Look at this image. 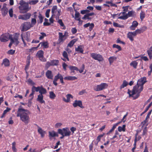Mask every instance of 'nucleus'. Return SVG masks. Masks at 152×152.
<instances>
[{
	"instance_id": "nucleus-12",
	"label": "nucleus",
	"mask_w": 152,
	"mask_h": 152,
	"mask_svg": "<svg viewBox=\"0 0 152 152\" xmlns=\"http://www.w3.org/2000/svg\"><path fill=\"white\" fill-rule=\"evenodd\" d=\"M72 105L75 107L78 106L82 108H84V107L83 105L82 102L80 100H75L73 103Z\"/></svg>"
},
{
	"instance_id": "nucleus-25",
	"label": "nucleus",
	"mask_w": 152,
	"mask_h": 152,
	"mask_svg": "<svg viewBox=\"0 0 152 152\" xmlns=\"http://www.w3.org/2000/svg\"><path fill=\"white\" fill-rule=\"evenodd\" d=\"M38 132L41 135V137H44L46 132L45 131L43 130L42 128L39 127H38Z\"/></svg>"
},
{
	"instance_id": "nucleus-1",
	"label": "nucleus",
	"mask_w": 152,
	"mask_h": 152,
	"mask_svg": "<svg viewBox=\"0 0 152 152\" xmlns=\"http://www.w3.org/2000/svg\"><path fill=\"white\" fill-rule=\"evenodd\" d=\"M146 82L145 77H142L139 79L137 82V84L134 87L132 90H128V93L129 96L132 97L134 99L137 98L143 90V85Z\"/></svg>"
},
{
	"instance_id": "nucleus-30",
	"label": "nucleus",
	"mask_w": 152,
	"mask_h": 152,
	"mask_svg": "<svg viewBox=\"0 0 152 152\" xmlns=\"http://www.w3.org/2000/svg\"><path fill=\"white\" fill-rule=\"evenodd\" d=\"M125 127H126V125H123L122 126H119L118 127V131L119 132H125Z\"/></svg>"
},
{
	"instance_id": "nucleus-51",
	"label": "nucleus",
	"mask_w": 152,
	"mask_h": 152,
	"mask_svg": "<svg viewBox=\"0 0 152 152\" xmlns=\"http://www.w3.org/2000/svg\"><path fill=\"white\" fill-rule=\"evenodd\" d=\"M80 14L79 13L76 11V13L75 14V19L77 20H78L80 19L79 18Z\"/></svg>"
},
{
	"instance_id": "nucleus-50",
	"label": "nucleus",
	"mask_w": 152,
	"mask_h": 152,
	"mask_svg": "<svg viewBox=\"0 0 152 152\" xmlns=\"http://www.w3.org/2000/svg\"><path fill=\"white\" fill-rule=\"evenodd\" d=\"M62 76V75L61 74L59 73H58L55 76L54 80L55 81H57L58 79H60L61 76Z\"/></svg>"
},
{
	"instance_id": "nucleus-16",
	"label": "nucleus",
	"mask_w": 152,
	"mask_h": 152,
	"mask_svg": "<svg viewBox=\"0 0 152 152\" xmlns=\"http://www.w3.org/2000/svg\"><path fill=\"white\" fill-rule=\"evenodd\" d=\"M66 99L65 98L63 97V100L64 102L66 103L70 102H71V99L73 98V96L70 94H68L66 96Z\"/></svg>"
},
{
	"instance_id": "nucleus-47",
	"label": "nucleus",
	"mask_w": 152,
	"mask_h": 152,
	"mask_svg": "<svg viewBox=\"0 0 152 152\" xmlns=\"http://www.w3.org/2000/svg\"><path fill=\"white\" fill-rule=\"evenodd\" d=\"M39 20H38V22L40 23H42L43 22V17L41 14H39L38 16Z\"/></svg>"
},
{
	"instance_id": "nucleus-22",
	"label": "nucleus",
	"mask_w": 152,
	"mask_h": 152,
	"mask_svg": "<svg viewBox=\"0 0 152 152\" xmlns=\"http://www.w3.org/2000/svg\"><path fill=\"white\" fill-rule=\"evenodd\" d=\"M138 24V23L136 21H134L132 23V25L129 27L130 29L132 30H135Z\"/></svg>"
},
{
	"instance_id": "nucleus-21",
	"label": "nucleus",
	"mask_w": 152,
	"mask_h": 152,
	"mask_svg": "<svg viewBox=\"0 0 152 152\" xmlns=\"http://www.w3.org/2000/svg\"><path fill=\"white\" fill-rule=\"evenodd\" d=\"M59 34V39L58 41L60 43L63 42L65 39L66 38L63 34L61 32L58 33Z\"/></svg>"
},
{
	"instance_id": "nucleus-28",
	"label": "nucleus",
	"mask_w": 152,
	"mask_h": 152,
	"mask_svg": "<svg viewBox=\"0 0 152 152\" xmlns=\"http://www.w3.org/2000/svg\"><path fill=\"white\" fill-rule=\"evenodd\" d=\"M65 80H73L77 79V77L75 76H69L65 77L64 78Z\"/></svg>"
},
{
	"instance_id": "nucleus-37",
	"label": "nucleus",
	"mask_w": 152,
	"mask_h": 152,
	"mask_svg": "<svg viewBox=\"0 0 152 152\" xmlns=\"http://www.w3.org/2000/svg\"><path fill=\"white\" fill-rule=\"evenodd\" d=\"M9 14L10 17H12L14 16L15 18H16V16L13 13V10L12 8H11L9 10Z\"/></svg>"
},
{
	"instance_id": "nucleus-15",
	"label": "nucleus",
	"mask_w": 152,
	"mask_h": 152,
	"mask_svg": "<svg viewBox=\"0 0 152 152\" xmlns=\"http://www.w3.org/2000/svg\"><path fill=\"white\" fill-rule=\"evenodd\" d=\"M21 37L22 39V37L24 39H26L27 42H29L30 41V34L29 33L27 32L25 34H21Z\"/></svg>"
},
{
	"instance_id": "nucleus-33",
	"label": "nucleus",
	"mask_w": 152,
	"mask_h": 152,
	"mask_svg": "<svg viewBox=\"0 0 152 152\" xmlns=\"http://www.w3.org/2000/svg\"><path fill=\"white\" fill-rule=\"evenodd\" d=\"M11 109L9 107H7L6 109L4 110L2 115L1 116V118H3L5 117L6 114L11 110Z\"/></svg>"
},
{
	"instance_id": "nucleus-18",
	"label": "nucleus",
	"mask_w": 152,
	"mask_h": 152,
	"mask_svg": "<svg viewBox=\"0 0 152 152\" xmlns=\"http://www.w3.org/2000/svg\"><path fill=\"white\" fill-rule=\"evenodd\" d=\"M49 137L50 140L52 139L53 137L58 136V133L53 130L49 132Z\"/></svg>"
},
{
	"instance_id": "nucleus-58",
	"label": "nucleus",
	"mask_w": 152,
	"mask_h": 152,
	"mask_svg": "<svg viewBox=\"0 0 152 152\" xmlns=\"http://www.w3.org/2000/svg\"><path fill=\"white\" fill-rule=\"evenodd\" d=\"M134 12L133 11H131L128 12L127 14L128 18L132 16L134 13Z\"/></svg>"
},
{
	"instance_id": "nucleus-39",
	"label": "nucleus",
	"mask_w": 152,
	"mask_h": 152,
	"mask_svg": "<svg viewBox=\"0 0 152 152\" xmlns=\"http://www.w3.org/2000/svg\"><path fill=\"white\" fill-rule=\"evenodd\" d=\"M40 44H41V46H43L44 48H47L48 47V43L47 42H41Z\"/></svg>"
},
{
	"instance_id": "nucleus-41",
	"label": "nucleus",
	"mask_w": 152,
	"mask_h": 152,
	"mask_svg": "<svg viewBox=\"0 0 152 152\" xmlns=\"http://www.w3.org/2000/svg\"><path fill=\"white\" fill-rule=\"evenodd\" d=\"M40 86H38V87H36L35 86H33L32 88V92H34L35 91L37 92L39 91V90Z\"/></svg>"
},
{
	"instance_id": "nucleus-48",
	"label": "nucleus",
	"mask_w": 152,
	"mask_h": 152,
	"mask_svg": "<svg viewBox=\"0 0 152 152\" xmlns=\"http://www.w3.org/2000/svg\"><path fill=\"white\" fill-rule=\"evenodd\" d=\"M62 125V124L61 122H57L55 125V127L58 128L60 127Z\"/></svg>"
},
{
	"instance_id": "nucleus-5",
	"label": "nucleus",
	"mask_w": 152,
	"mask_h": 152,
	"mask_svg": "<svg viewBox=\"0 0 152 152\" xmlns=\"http://www.w3.org/2000/svg\"><path fill=\"white\" fill-rule=\"evenodd\" d=\"M108 86V85L106 83H102L99 85L95 86L94 90L95 91H99L107 88Z\"/></svg>"
},
{
	"instance_id": "nucleus-2",
	"label": "nucleus",
	"mask_w": 152,
	"mask_h": 152,
	"mask_svg": "<svg viewBox=\"0 0 152 152\" xmlns=\"http://www.w3.org/2000/svg\"><path fill=\"white\" fill-rule=\"evenodd\" d=\"M29 110L23 108H19L17 112V116L20 117V120L26 124H27L30 121Z\"/></svg>"
},
{
	"instance_id": "nucleus-24",
	"label": "nucleus",
	"mask_w": 152,
	"mask_h": 152,
	"mask_svg": "<svg viewBox=\"0 0 152 152\" xmlns=\"http://www.w3.org/2000/svg\"><path fill=\"white\" fill-rule=\"evenodd\" d=\"M83 48L84 46L83 45H79L78 46L77 48H75V50L76 51L78 52L83 53Z\"/></svg>"
},
{
	"instance_id": "nucleus-64",
	"label": "nucleus",
	"mask_w": 152,
	"mask_h": 152,
	"mask_svg": "<svg viewBox=\"0 0 152 152\" xmlns=\"http://www.w3.org/2000/svg\"><path fill=\"white\" fill-rule=\"evenodd\" d=\"M15 50L11 49L8 51L7 53L8 54H9L12 55L13 54L15 53Z\"/></svg>"
},
{
	"instance_id": "nucleus-13",
	"label": "nucleus",
	"mask_w": 152,
	"mask_h": 152,
	"mask_svg": "<svg viewBox=\"0 0 152 152\" xmlns=\"http://www.w3.org/2000/svg\"><path fill=\"white\" fill-rule=\"evenodd\" d=\"M31 15L30 13H28L24 15H20L18 17V18L19 19L26 20L30 18Z\"/></svg>"
},
{
	"instance_id": "nucleus-43",
	"label": "nucleus",
	"mask_w": 152,
	"mask_h": 152,
	"mask_svg": "<svg viewBox=\"0 0 152 152\" xmlns=\"http://www.w3.org/2000/svg\"><path fill=\"white\" fill-rule=\"evenodd\" d=\"M140 15V18L141 20H142L145 17V13L144 11H141Z\"/></svg>"
},
{
	"instance_id": "nucleus-59",
	"label": "nucleus",
	"mask_w": 152,
	"mask_h": 152,
	"mask_svg": "<svg viewBox=\"0 0 152 152\" xmlns=\"http://www.w3.org/2000/svg\"><path fill=\"white\" fill-rule=\"evenodd\" d=\"M106 3L107 4H110L111 7H115L116 6V5L115 4L112 3L111 1H106Z\"/></svg>"
},
{
	"instance_id": "nucleus-23",
	"label": "nucleus",
	"mask_w": 152,
	"mask_h": 152,
	"mask_svg": "<svg viewBox=\"0 0 152 152\" xmlns=\"http://www.w3.org/2000/svg\"><path fill=\"white\" fill-rule=\"evenodd\" d=\"M43 95H42V94H39L38 96L37 100L41 104L45 103V101L43 100Z\"/></svg>"
},
{
	"instance_id": "nucleus-49",
	"label": "nucleus",
	"mask_w": 152,
	"mask_h": 152,
	"mask_svg": "<svg viewBox=\"0 0 152 152\" xmlns=\"http://www.w3.org/2000/svg\"><path fill=\"white\" fill-rule=\"evenodd\" d=\"M38 0H32L29 1V4L31 5H34L38 2Z\"/></svg>"
},
{
	"instance_id": "nucleus-7",
	"label": "nucleus",
	"mask_w": 152,
	"mask_h": 152,
	"mask_svg": "<svg viewBox=\"0 0 152 152\" xmlns=\"http://www.w3.org/2000/svg\"><path fill=\"white\" fill-rule=\"evenodd\" d=\"M31 27L30 23L29 22H26L23 23L20 26V29L21 31H26Z\"/></svg>"
},
{
	"instance_id": "nucleus-29",
	"label": "nucleus",
	"mask_w": 152,
	"mask_h": 152,
	"mask_svg": "<svg viewBox=\"0 0 152 152\" xmlns=\"http://www.w3.org/2000/svg\"><path fill=\"white\" fill-rule=\"evenodd\" d=\"M144 28V30L143 31L142 30V29H137L135 31H134V32L135 33L136 35L137 34H140L142 32L144 31L145 30L147 29V27H143Z\"/></svg>"
},
{
	"instance_id": "nucleus-42",
	"label": "nucleus",
	"mask_w": 152,
	"mask_h": 152,
	"mask_svg": "<svg viewBox=\"0 0 152 152\" xmlns=\"http://www.w3.org/2000/svg\"><path fill=\"white\" fill-rule=\"evenodd\" d=\"M52 66L57 65L59 63L58 61L57 60H53L51 61Z\"/></svg>"
},
{
	"instance_id": "nucleus-60",
	"label": "nucleus",
	"mask_w": 152,
	"mask_h": 152,
	"mask_svg": "<svg viewBox=\"0 0 152 152\" xmlns=\"http://www.w3.org/2000/svg\"><path fill=\"white\" fill-rule=\"evenodd\" d=\"M89 16L87 15V14H86L84 15V17L82 18V19H88L90 20L91 19V18L89 17Z\"/></svg>"
},
{
	"instance_id": "nucleus-34",
	"label": "nucleus",
	"mask_w": 152,
	"mask_h": 152,
	"mask_svg": "<svg viewBox=\"0 0 152 152\" xmlns=\"http://www.w3.org/2000/svg\"><path fill=\"white\" fill-rule=\"evenodd\" d=\"M149 57L150 59H151L152 58V48L151 47L147 51Z\"/></svg>"
},
{
	"instance_id": "nucleus-45",
	"label": "nucleus",
	"mask_w": 152,
	"mask_h": 152,
	"mask_svg": "<svg viewBox=\"0 0 152 152\" xmlns=\"http://www.w3.org/2000/svg\"><path fill=\"white\" fill-rule=\"evenodd\" d=\"M39 39L40 40H41L43 39L44 37L46 36V34L43 32H42L40 33V35H39Z\"/></svg>"
},
{
	"instance_id": "nucleus-63",
	"label": "nucleus",
	"mask_w": 152,
	"mask_h": 152,
	"mask_svg": "<svg viewBox=\"0 0 152 152\" xmlns=\"http://www.w3.org/2000/svg\"><path fill=\"white\" fill-rule=\"evenodd\" d=\"M29 151L31 152H40L41 151L37 150L36 149H34L32 150L31 148H30L29 150Z\"/></svg>"
},
{
	"instance_id": "nucleus-20",
	"label": "nucleus",
	"mask_w": 152,
	"mask_h": 152,
	"mask_svg": "<svg viewBox=\"0 0 152 152\" xmlns=\"http://www.w3.org/2000/svg\"><path fill=\"white\" fill-rule=\"evenodd\" d=\"M122 15L118 17V19L124 20L127 19L128 18L127 13H126L125 12H121L118 15Z\"/></svg>"
},
{
	"instance_id": "nucleus-40",
	"label": "nucleus",
	"mask_w": 152,
	"mask_h": 152,
	"mask_svg": "<svg viewBox=\"0 0 152 152\" xmlns=\"http://www.w3.org/2000/svg\"><path fill=\"white\" fill-rule=\"evenodd\" d=\"M138 63L135 61H132L130 64V65L133 66L134 68H136L137 65Z\"/></svg>"
},
{
	"instance_id": "nucleus-6",
	"label": "nucleus",
	"mask_w": 152,
	"mask_h": 152,
	"mask_svg": "<svg viewBox=\"0 0 152 152\" xmlns=\"http://www.w3.org/2000/svg\"><path fill=\"white\" fill-rule=\"evenodd\" d=\"M19 34L18 33H15L13 35H10V41L14 43L16 45H18L19 42L18 40Z\"/></svg>"
},
{
	"instance_id": "nucleus-38",
	"label": "nucleus",
	"mask_w": 152,
	"mask_h": 152,
	"mask_svg": "<svg viewBox=\"0 0 152 152\" xmlns=\"http://www.w3.org/2000/svg\"><path fill=\"white\" fill-rule=\"evenodd\" d=\"M36 19L35 18H32L31 19V22L30 23V25L31 27H33L36 23Z\"/></svg>"
},
{
	"instance_id": "nucleus-11",
	"label": "nucleus",
	"mask_w": 152,
	"mask_h": 152,
	"mask_svg": "<svg viewBox=\"0 0 152 152\" xmlns=\"http://www.w3.org/2000/svg\"><path fill=\"white\" fill-rule=\"evenodd\" d=\"M44 52L42 50H40L38 51L36 55V56L42 61H45L46 59L43 57Z\"/></svg>"
},
{
	"instance_id": "nucleus-27",
	"label": "nucleus",
	"mask_w": 152,
	"mask_h": 152,
	"mask_svg": "<svg viewBox=\"0 0 152 152\" xmlns=\"http://www.w3.org/2000/svg\"><path fill=\"white\" fill-rule=\"evenodd\" d=\"M117 57L115 56L110 57L108 59L109 63L110 64H112L114 61L116 60Z\"/></svg>"
},
{
	"instance_id": "nucleus-52",
	"label": "nucleus",
	"mask_w": 152,
	"mask_h": 152,
	"mask_svg": "<svg viewBox=\"0 0 152 152\" xmlns=\"http://www.w3.org/2000/svg\"><path fill=\"white\" fill-rule=\"evenodd\" d=\"M63 56H64V58L66 59L68 61H69V59L68 58L67 54L65 51H64L63 52Z\"/></svg>"
},
{
	"instance_id": "nucleus-46",
	"label": "nucleus",
	"mask_w": 152,
	"mask_h": 152,
	"mask_svg": "<svg viewBox=\"0 0 152 152\" xmlns=\"http://www.w3.org/2000/svg\"><path fill=\"white\" fill-rule=\"evenodd\" d=\"M151 110L149 112L148 114L147 115L145 120L143 122H142V124L144 123V124L147 122V120L149 118L150 115H151Z\"/></svg>"
},
{
	"instance_id": "nucleus-35",
	"label": "nucleus",
	"mask_w": 152,
	"mask_h": 152,
	"mask_svg": "<svg viewBox=\"0 0 152 152\" xmlns=\"http://www.w3.org/2000/svg\"><path fill=\"white\" fill-rule=\"evenodd\" d=\"M49 93V97L51 99H54L56 97V94L53 91H50Z\"/></svg>"
},
{
	"instance_id": "nucleus-3",
	"label": "nucleus",
	"mask_w": 152,
	"mask_h": 152,
	"mask_svg": "<svg viewBox=\"0 0 152 152\" xmlns=\"http://www.w3.org/2000/svg\"><path fill=\"white\" fill-rule=\"evenodd\" d=\"M20 4V6L19 7V9L20 12L21 13L26 12L31 9V7H29L28 4L27 3L24 2L22 3V2L21 1Z\"/></svg>"
},
{
	"instance_id": "nucleus-10",
	"label": "nucleus",
	"mask_w": 152,
	"mask_h": 152,
	"mask_svg": "<svg viewBox=\"0 0 152 152\" xmlns=\"http://www.w3.org/2000/svg\"><path fill=\"white\" fill-rule=\"evenodd\" d=\"M10 35L7 33L2 34L0 37V40L1 42H6L10 39Z\"/></svg>"
},
{
	"instance_id": "nucleus-57",
	"label": "nucleus",
	"mask_w": 152,
	"mask_h": 152,
	"mask_svg": "<svg viewBox=\"0 0 152 152\" xmlns=\"http://www.w3.org/2000/svg\"><path fill=\"white\" fill-rule=\"evenodd\" d=\"M149 68L150 70L148 71V75L149 76L151 75L152 72V63L149 66Z\"/></svg>"
},
{
	"instance_id": "nucleus-61",
	"label": "nucleus",
	"mask_w": 152,
	"mask_h": 152,
	"mask_svg": "<svg viewBox=\"0 0 152 152\" xmlns=\"http://www.w3.org/2000/svg\"><path fill=\"white\" fill-rule=\"evenodd\" d=\"M85 68V66L84 64H83L81 68L80 69H78V70L79 72L80 73H82L83 72L84 69Z\"/></svg>"
},
{
	"instance_id": "nucleus-26",
	"label": "nucleus",
	"mask_w": 152,
	"mask_h": 152,
	"mask_svg": "<svg viewBox=\"0 0 152 152\" xmlns=\"http://www.w3.org/2000/svg\"><path fill=\"white\" fill-rule=\"evenodd\" d=\"M39 92L40 94H42L43 95V94H45L46 93L47 91L45 88L42 86H40Z\"/></svg>"
},
{
	"instance_id": "nucleus-54",
	"label": "nucleus",
	"mask_w": 152,
	"mask_h": 152,
	"mask_svg": "<svg viewBox=\"0 0 152 152\" xmlns=\"http://www.w3.org/2000/svg\"><path fill=\"white\" fill-rule=\"evenodd\" d=\"M12 149L13 151L16 152V148H15V145H16V143L15 142H13L12 143Z\"/></svg>"
},
{
	"instance_id": "nucleus-14",
	"label": "nucleus",
	"mask_w": 152,
	"mask_h": 152,
	"mask_svg": "<svg viewBox=\"0 0 152 152\" xmlns=\"http://www.w3.org/2000/svg\"><path fill=\"white\" fill-rule=\"evenodd\" d=\"M7 4L4 3L2 8L1 9L2 15L4 16H5L8 12V9L7 7Z\"/></svg>"
},
{
	"instance_id": "nucleus-17",
	"label": "nucleus",
	"mask_w": 152,
	"mask_h": 152,
	"mask_svg": "<svg viewBox=\"0 0 152 152\" xmlns=\"http://www.w3.org/2000/svg\"><path fill=\"white\" fill-rule=\"evenodd\" d=\"M128 38L131 41H133L134 40V37L136 36V35L134 33V32H130L128 33L127 34Z\"/></svg>"
},
{
	"instance_id": "nucleus-36",
	"label": "nucleus",
	"mask_w": 152,
	"mask_h": 152,
	"mask_svg": "<svg viewBox=\"0 0 152 152\" xmlns=\"http://www.w3.org/2000/svg\"><path fill=\"white\" fill-rule=\"evenodd\" d=\"M3 64L5 66H9L10 64L9 61L7 59H4L3 60Z\"/></svg>"
},
{
	"instance_id": "nucleus-9",
	"label": "nucleus",
	"mask_w": 152,
	"mask_h": 152,
	"mask_svg": "<svg viewBox=\"0 0 152 152\" xmlns=\"http://www.w3.org/2000/svg\"><path fill=\"white\" fill-rule=\"evenodd\" d=\"M91 56L93 58L99 61H102L104 60L102 56L99 54L92 53H91Z\"/></svg>"
},
{
	"instance_id": "nucleus-4",
	"label": "nucleus",
	"mask_w": 152,
	"mask_h": 152,
	"mask_svg": "<svg viewBox=\"0 0 152 152\" xmlns=\"http://www.w3.org/2000/svg\"><path fill=\"white\" fill-rule=\"evenodd\" d=\"M58 133L61 135H64L66 136H69L70 135L71 132L67 127L63 128L62 129H58Z\"/></svg>"
},
{
	"instance_id": "nucleus-55",
	"label": "nucleus",
	"mask_w": 152,
	"mask_h": 152,
	"mask_svg": "<svg viewBox=\"0 0 152 152\" xmlns=\"http://www.w3.org/2000/svg\"><path fill=\"white\" fill-rule=\"evenodd\" d=\"M58 22L60 24L61 26H63L64 27V28H63L64 29H65V27L64 26V24L62 22V20L61 19L58 20Z\"/></svg>"
},
{
	"instance_id": "nucleus-53",
	"label": "nucleus",
	"mask_w": 152,
	"mask_h": 152,
	"mask_svg": "<svg viewBox=\"0 0 152 152\" xmlns=\"http://www.w3.org/2000/svg\"><path fill=\"white\" fill-rule=\"evenodd\" d=\"M113 48H116L118 49V51H120L121 50V47L118 45L114 44L113 45Z\"/></svg>"
},
{
	"instance_id": "nucleus-32",
	"label": "nucleus",
	"mask_w": 152,
	"mask_h": 152,
	"mask_svg": "<svg viewBox=\"0 0 152 152\" xmlns=\"http://www.w3.org/2000/svg\"><path fill=\"white\" fill-rule=\"evenodd\" d=\"M69 68L71 71V73L74 72L75 70H78V68L76 66H69Z\"/></svg>"
},
{
	"instance_id": "nucleus-31",
	"label": "nucleus",
	"mask_w": 152,
	"mask_h": 152,
	"mask_svg": "<svg viewBox=\"0 0 152 152\" xmlns=\"http://www.w3.org/2000/svg\"><path fill=\"white\" fill-rule=\"evenodd\" d=\"M77 39H74L71 41L69 42V43L68 44L67 47H72L74 43L77 41Z\"/></svg>"
},
{
	"instance_id": "nucleus-62",
	"label": "nucleus",
	"mask_w": 152,
	"mask_h": 152,
	"mask_svg": "<svg viewBox=\"0 0 152 152\" xmlns=\"http://www.w3.org/2000/svg\"><path fill=\"white\" fill-rule=\"evenodd\" d=\"M89 11L88 10H83L81 11L80 13L82 14H85L88 13Z\"/></svg>"
},
{
	"instance_id": "nucleus-56",
	"label": "nucleus",
	"mask_w": 152,
	"mask_h": 152,
	"mask_svg": "<svg viewBox=\"0 0 152 152\" xmlns=\"http://www.w3.org/2000/svg\"><path fill=\"white\" fill-rule=\"evenodd\" d=\"M45 22L43 24L44 26H48L50 24L48 22V20L46 18L45 19Z\"/></svg>"
},
{
	"instance_id": "nucleus-44",
	"label": "nucleus",
	"mask_w": 152,
	"mask_h": 152,
	"mask_svg": "<svg viewBox=\"0 0 152 152\" xmlns=\"http://www.w3.org/2000/svg\"><path fill=\"white\" fill-rule=\"evenodd\" d=\"M128 84V82L126 80H124L121 86V88H124Z\"/></svg>"
},
{
	"instance_id": "nucleus-19",
	"label": "nucleus",
	"mask_w": 152,
	"mask_h": 152,
	"mask_svg": "<svg viewBox=\"0 0 152 152\" xmlns=\"http://www.w3.org/2000/svg\"><path fill=\"white\" fill-rule=\"evenodd\" d=\"M45 75L48 78L50 79H53V75L51 71L48 70L46 72Z\"/></svg>"
},
{
	"instance_id": "nucleus-8",
	"label": "nucleus",
	"mask_w": 152,
	"mask_h": 152,
	"mask_svg": "<svg viewBox=\"0 0 152 152\" xmlns=\"http://www.w3.org/2000/svg\"><path fill=\"white\" fill-rule=\"evenodd\" d=\"M61 10L60 9H57V7L56 6H54L52 9L51 12L52 16H56L57 18H59L60 15Z\"/></svg>"
}]
</instances>
